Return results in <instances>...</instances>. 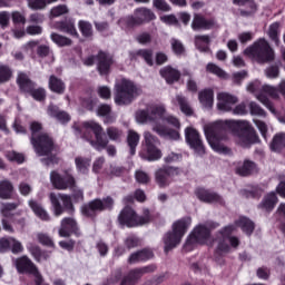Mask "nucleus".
Returning a JSON list of instances; mask_svg holds the SVG:
<instances>
[{
    "label": "nucleus",
    "instance_id": "obj_1",
    "mask_svg": "<svg viewBox=\"0 0 285 285\" xmlns=\"http://www.w3.org/2000/svg\"><path fill=\"white\" fill-rule=\"evenodd\" d=\"M232 126H237L240 129L236 135V144L242 146V148H250L253 144H259V136H257V131H255V128L248 121L226 120L209 122L204 126V132L210 148L215 153H219L220 155H228L230 153V149L224 146L222 141L226 139V131Z\"/></svg>",
    "mask_w": 285,
    "mask_h": 285
},
{
    "label": "nucleus",
    "instance_id": "obj_2",
    "mask_svg": "<svg viewBox=\"0 0 285 285\" xmlns=\"http://www.w3.org/2000/svg\"><path fill=\"white\" fill-rule=\"evenodd\" d=\"M245 57H248L255 63H273L275 61V49L266 38H259L244 50Z\"/></svg>",
    "mask_w": 285,
    "mask_h": 285
},
{
    "label": "nucleus",
    "instance_id": "obj_3",
    "mask_svg": "<svg viewBox=\"0 0 285 285\" xmlns=\"http://www.w3.org/2000/svg\"><path fill=\"white\" fill-rule=\"evenodd\" d=\"M41 128L42 126L40 122H31V144L38 157H48L49 155H52V153H56L57 147L48 134H39L41 132Z\"/></svg>",
    "mask_w": 285,
    "mask_h": 285
},
{
    "label": "nucleus",
    "instance_id": "obj_4",
    "mask_svg": "<svg viewBox=\"0 0 285 285\" xmlns=\"http://www.w3.org/2000/svg\"><path fill=\"white\" fill-rule=\"evenodd\" d=\"M73 130L76 135H81V132H88L89 130H92L96 140H90L86 134L82 135V138L89 141L90 146H92V148L99 153L101 150H106L108 147V138L104 137V128L96 121H86L82 124L81 128L73 126Z\"/></svg>",
    "mask_w": 285,
    "mask_h": 285
},
{
    "label": "nucleus",
    "instance_id": "obj_5",
    "mask_svg": "<svg viewBox=\"0 0 285 285\" xmlns=\"http://www.w3.org/2000/svg\"><path fill=\"white\" fill-rule=\"evenodd\" d=\"M190 224H193L190 217L178 219L173 224L171 232H168L164 236L165 253L173 250V248H176V246L181 244V239L186 235L188 228H190Z\"/></svg>",
    "mask_w": 285,
    "mask_h": 285
},
{
    "label": "nucleus",
    "instance_id": "obj_6",
    "mask_svg": "<svg viewBox=\"0 0 285 285\" xmlns=\"http://www.w3.org/2000/svg\"><path fill=\"white\" fill-rule=\"evenodd\" d=\"M141 95V88L135 82L122 79L115 86V104L117 106H130V102L136 100Z\"/></svg>",
    "mask_w": 285,
    "mask_h": 285
},
{
    "label": "nucleus",
    "instance_id": "obj_7",
    "mask_svg": "<svg viewBox=\"0 0 285 285\" xmlns=\"http://www.w3.org/2000/svg\"><path fill=\"white\" fill-rule=\"evenodd\" d=\"M118 222L121 226H127V228L144 226V224H148V222H150V210L144 209L142 216H139L132 210V208L127 206L120 212Z\"/></svg>",
    "mask_w": 285,
    "mask_h": 285
},
{
    "label": "nucleus",
    "instance_id": "obj_8",
    "mask_svg": "<svg viewBox=\"0 0 285 285\" xmlns=\"http://www.w3.org/2000/svg\"><path fill=\"white\" fill-rule=\"evenodd\" d=\"M234 230L235 226L229 225L218 233L216 238L218 244L216 248V255H226L230 253L232 248H237V246H239V238L230 236L233 235Z\"/></svg>",
    "mask_w": 285,
    "mask_h": 285
},
{
    "label": "nucleus",
    "instance_id": "obj_9",
    "mask_svg": "<svg viewBox=\"0 0 285 285\" xmlns=\"http://www.w3.org/2000/svg\"><path fill=\"white\" fill-rule=\"evenodd\" d=\"M49 199L51 203V208L55 217H61L65 210L72 215L75 213V205L72 204V196L68 194H49Z\"/></svg>",
    "mask_w": 285,
    "mask_h": 285
},
{
    "label": "nucleus",
    "instance_id": "obj_10",
    "mask_svg": "<svg viewBox=\"0 0 285 285\" xmlns=\"http://www.w3.org/2000/svg\"><path fill=\"white\" fill-rule=\"evenodd\" d=\"M166 115V106L151 105L146 109L136 111L137 124H155L157 119H164Z\"/></svg>",
    "mask_w": 285,
    "mask_h": 285
},
{
    "label": "nucleus",
    "instance_id": "obj_11",
    "mask_svg": "<svg viewBox=\"0 0 285 285\" xmlns=\"http://www.w3.org/2000/svg\"><path fill=\"white\" fill-rule=\"evenodd\" d=\"M207 244V246H213V239H210V229L204 225H198L188 236L185 249L193 250L194 246Z\"/></svg>",
    "mask_w": 285,
    "mask_h": 285
},
{
    "label": "nucleus",
    "instance_id": "obj_12",
    "mask_svg": "<svg viewBox=\"0 0 285 285\" xmlns=\"http://www.w3.org/2000/svg\"><path fill=\"white\" fill-rule=\"evenodd\" d=\"M115 206V199L107 196L102 200L97 198L81 207V213L85 217H96L97 213H104V210H112Z\"/></svg>",
    "mask_w": 285,
    "mask_h": 285
},
{
    "label": "nucleus",
    "instance_id": "obj_13",
    "mask_svg": "<svg viewBox=\"0 0 285 285\" xmlns=\"http://www.w3.org/2000/svg\"><path fill=\"white\" fill-rule=\"evenodd\" d=\"M50 181L56 190H75L77 188V179L70 174V170H65L62 176L56 170L51 171Z\"/></svg>",
    "mask_w": 285,
    "mask_h": 285
},
{
    "label": "nucleus",
    "instance_id": "obj_14",
    "mask_svg": "<svg viewBox=\"0 0 285 285\" xmlns=\"http://www.w3.org/2000/svg\"><path fill=\"white\" fill-rule=\"evenodd\" d=\"M17 83L22 92H28L36 101H43L46 99V89H35V82L28 78V75L18 73Z\"/></svg>",
    "mask_w": 285,
    "mask_h": 285
},
{
    "label": "nucleus",
    "instance_id": "obj_15",
    "mask_svg": "<svg viewBox=\"0 0 285 285\" xmlns=\"http://www.w3.org/2000/svg\"><path fill=\"white\" fill-rule=\"evenodd\" d=\"M155 18V13L151 12L150 9L138 8L135 10L134 16L121 19L120 23L127 28H135L136 26H141L147 21H153Z\"/></svg>",
    "mask_w": 285,
    "mask_h": 285
},
{
    "label": "nucleus",
    "instance_id": "obj_16",
    "mask_svg": "<svg viewBox=\"0 0 285 285\" xmlns=\"http://www.w3.org/2000/svg\"><path fill=\"white\" fill-rule=\"evenodd\" d=\"M144 141L147 154H140V157H142V159H147V161H157L158 159H161V150L157 148V144H159V138H157L150 131H145Z\"/></svg>",
    "mask_w": 285,
    "mask_h": 285
},
{
    "label": "nucleus",
    "instance_id": "obj_17",
    "mask_svg": "<svg viewBox=\"0 0 285 285\" xmlns=\"http://www.w3.org/2000/svg\"><path fill=\"white\" fill-rule=\"evenodd\" d=\"M185 139L196 155H204L206 153L204 140H202L199 131H197L195 128L188 127L185 129Z\"/></svg>",
    "mask_w": 285,
    "mask_h": 285
},
{
    "label": "nucleus",
    "instance_id": "obj_18",
    "mask_svg": "<svg viewBox=\"0 0 285 285\" xmlns=\"http://www.w3.org/2000/svg\"><path fill=\"white\" fill-rule=\"evenodd\" d=\"M156 271L157 265L155 264L130 271L129 274L122 278L120 285H135L139 279H141V277H144V275L155 273Z\"/></svg>",
    "mask_w": 285,
    "mask_h": 285
},
{
    "label": "nucleus",
    "instance_id": "obj_19",
    "mask_svg": "<svg viewBox=\"0 0 285 285\" xmlns=\"http://www.w3.org/2000/svg\"><path fill=\"white\" fill-rule=\"evenodd\" d=\"M12 263L20 274L28 273L29 275H33V277L39 275V268H37V265L28 256L13 258Z\"/></svg>",
    "mask_w": 285,
    "mask_h": 285
},
{
    "label": "nucleus",
    "instance_id": "obj_20",
    "mask_svg": "<svg viewBox=\"0 0 285 285\" xmlns=\"http://www.w3.org/2000/svg\"><path fill=\"white\" fill-rule=\"evenodd\" d=\"M237 101H239V99L233 94L219 92L217 95V108L222 112H230V110H233V106H235Z\"/></svg>",
    "mask_w": 285,
    "mask_h": 285
},
{
    "label": "nucleus",
    "instance_id": "obj_21",
    "mask_svg": "<svg viewBox=\"0 0 285 285\" xmlns=\"http://www.w3.org/2000/svg\"><path fill=\"white\" fill-rule=\"evenodd\" d=\"M177 175V168L175 167H161L155 173L156 184L160 188H166L170 184V177Z\"/></svg>",
    "mask_w": 285,
    "mask_h": 285
},
{
    "label": "nucleus",
    "instance_id": "obj_22",
    "mask_svg": "<svg viewBox=\"0 0 285 285\" xmlns=\"http://www.w3.org/2000/svg\"><path fill=\"white\" fill-rule=\"evenodd\" d=\"M217 26V22H215V19H208L199 13L194 14L193 21H191V29L195 32H199V30H213Z\"/></svg>",
    "mask_w": 285,
    "mask_h": 285
},
{
    "label": "nucleus",
    "instance_id": "obj_23",
    "mask_svg": "<svg viewBox=\"0 0 285 285\" xmlns=\"http://www.w3.org/2000/svg\"><path fill=\"white\" fill-rule=\"evenodd\" d=\"M55 30H59L60 32H65L75 39H79V31H77V27L75 26V20L66 19L60 20L53 23Z\"/></svg>",
    "mask_w": 285,
    "mask_h": 285
},
{
    "label": "nucleus",
    "instance_id": "obj_24",
    "mask_svg": "<svg viewBox=\"0 0 285 285\" xmlns=\"http://www.w3.org/2000/svg\"><path fill=\"white\" fill-rule=\"evenodd\" d=\"M96 63L97 70L100 75H108V72H110V66H112L115 61L112 60V56L104 51H100L96 56Z\"/></svg>",
    "mask_w": 285,
    "mask_h": 285
},
{
    "label": "nucleus",
    "instance_id": "obj_25",
    "mask_svg": "<svg viewBox=\"0 0 285 285\" xmlns=\"http://www.w3.org/2000/svg\"><path fill=\"white\" fill-rule=\"evenodd\" d=\"M173 106H178L179 110L183 112V115H186V117H193L195 111L193 110V107L190 106V102L188 101V98L186 96L178 94L171 99Z\"/></svg>",
    "mask_w": 285,
    "mask_h": 285
},
{
    "label": "nucleus",
    "instance_id": "obj_26",
    "mask_svg": "<svg viewBox=\"0 0 285 285\" xmlns=\"http://www.w3.org/2000/svg\"><path fill=\"white\" fill-rule=\"evenodd\" d=\"M195 195L200 202H205L206 204H222L223 202L220 195L202 187L195 190Z\"/></svg>",
    "mask_w": 285,
    "mask_h": 285
},
{
    "label": "nucleus",
    "instance_id": "obj_27",
    "mask_svg": "<svg viewBox=\"0 0 285 285\" xmlns=\"http://www.w3.org/2000/svg\"><path fill=\"white\" fill-rule=\"evenodd\" d=\"M77 220L72 217H67L61 220L58 234L60 237H70V235L77 233Z\"/></svg>",
    "mask_w": 285,
    "mask_h": 285
},
{
    "label": "nucleus",
    "instance_id": "obj_28",
    "mask_svg": "<svg viewBox=\"0 0 285 285\" xmlns=\"http://www.w3.org/2000/svg\"><path fill=\"white\" fill-rule=\"evenodd\" d=\"M234 6H239V8H244L240 10L242 17H252L257 12V3L255 0H233Z\"/></svg>",
    "mask_w": 285,
    "mask_h": 285
},
{
    "label": "nucleus",
    "instance_id": "obj_29",
    "mask_svg": "<svg viewBox=\"0 0 285 285\" xmlns=\"http://www.w3.org/2000/svg\"><path fill=\"white\" fill-rule=\"evenodd\" d=\"M47 114L49 117H53V119H57L60 124H68L70 121V114L59 109V107L55 105H49L47 109Z\"/></svg>",
    "mask_w": 285,
    "mask_h": 285
},
{
    "label": "nucleus",
    "instance_id": "obj_30",
    "mask_svg": "<svg viewBox=\"0 0 285 285\" xmlns=\"http://www.w3.org/2000/svg\"><path fill=\"white\" fill-rule=\"evenodd\" d=\"M29 208L35 213L36 217L42 222H50V214L43 208V206L37 200H29Z\"/></svg>",
    "mask_w": 285,
    "mask_h": 285
},
{
    "label": "nucleus",
    "instance_id": "obj_31",
    "mask_svg": "<svg viewBox=\"0 0 285 285\" xmlns=\"http://www.w3.org/2000/svg\"><path fill=\"white\" fill-rule=\"evenodd\" d=\"M151 130L159 135V137H168L169 139H178L179 131L170 130L161 124H154Z\"/></svg>",
    "mask_w": 285,
    "mask_h": 285
},
{
    "label": "nucleus",
    "instance_id": "obj_32",
    "mask_svg": "<svg viewBox=\"0 0 285 285\" xmlns=\"http://www.w3.org/2000/svg\"><path fill=\"white\" fill-rule=\"evenodd\" d=\"M160 76L164 77V79H165V81H167V83H175V81L180 79L181 72H179V70H177L170 66H167V67L160 69Z\"/></svg>",
    "mask_w": 285,
    "mask_h": 285
},
{
    "label": "nucleus",
    "instance_id": "obj_33",
    "mask_svg": "<svg viewBox=\"0 0 285 285\" xmlns=\"http://www.w3.org/2000/svg\"><path fill=\"white\" fill-rule=\"evenodd\" d=\"M49 89L51 92H56V95H63L66 92V82L61 78L52 75L49 77Z\"/></svg>",
    "mask_w": 285,
    "mask_h": 285
},
{
    "label": "nucleus",
    "instance_id": "obj_34",
    "mask_svg": "<svg viewBox=\"0 0 285 285\" xmlns=\"http://www.w3.org/2000/svg\"><path fill=\"white\" fill-rule=\"evenodd\" d=\"M256 99H258L261 104H263V106H265V108H267V110L272 112V115H275V117H277L279 124L285 125V118L277 115V110H275V106H273V102L271 101V99H268V97H266L264 94H256Z\"/></svg>",
    "mask_w": 285,
    "mask_h": 285
},
{
    "label": "nucleus",
    "instance_id": "obj_35",
    "mask_svg": "<svg viewBox=\"0 0 285 285\" xmlns=\"http://www.w3.org/2000/svg\"><path fill=\"white\" fill-rule=\"evenodd\" d=\"M198 99L204 108H210L215 104V94L213 89H205L199 91Z\"/></svg>",
    "mask_w": 285,
    "mask_h": 285
},
{
    "label": "nucleus",
    "instance_id": "obj_36",
    "mask_svg": "<svg viewBox=\"0 0 285 285\" xmlns=\"http://www.w3.org/2000/svg\"><path fill=\"white\" fill-rule=\"evenodd\" d=\"M277 202V195L275 193H269L263 198L262 203L258 205V208H262V210H266L267 213H269V210H273V208H275Z\"/></svg>",
    "mask_w": 285,
    "mask_h": 285
},
{
    "label": "nucleus",
    "instance_id": "obj_37",
    "mask_svg": "<svg viewBox=\"0 0 285 285\" xmlns=\"http://www.w3.org/2000/svg\"><path fill=\"white\" fill-rule=\"evenodd\" d=\"M194 41L197 50H199L200 52H208V50H210V48L208 47L210 46V36L198 35L195 36Z\"/></svg>",
    "mask_w": 285,
    "mask_h": 285
},
{
    "label": "nucleus",
    "instance_id": "obj_38",
    "mask_svg": "<svg viewBox=\"0 0 285 285\" xmlns=\"http://www.w3.org/2000/svg\"><path fill=\"white\" fill-rule=\"evenodd\" d=\"M138 57H141V59L146 61L147 66H155V61L153 60L151 49H139L130 53L131 59H137Z\"/></svg>",
    "mask_w": 285,
    "mask_h": 285
},
{
    "label": "nucleus",
    "instance_id": "obj_39",
    "mask_svg": "<svg viewBox=\"0 0 285 285\" xmlns=\"http://www.w3.org/2000/svg\"><path fill=\"white\" fill-rule=\"evenodd\" d=\"M281 28H282V23L274 22L269 26L267 30V37L271 39V41L275 42V46H279L281 43L279 41V35L282 32Z\"/></svg>",
    "mask_w": 285,
    "mask_h": 285
},
{
    "label": "nucleus",
    "instance_id": "obj_40",
    "mask_svg": "<svg viewBox=\"0 0 285 285\" xmlns=\"http://www.w3.org/2000/svg\"><path fill=\"white\" fill-rule=\"evenodd\" d=\"M235 224L238 228H242L243 233H246V235H253V230H255V223L249 218L240 217Z\"/></svg>",
    "mask_w": 285,
    "mask_h": 285
},
{
    "label": "nucleus",
    "instance_id": "obj_41",
    "mask_svg": "<svg viewBox=\"0 0 285 285\" xmlns=\"http://www.w3.org/2000/svg\"><path fill=\"white\" fill-rule=\"evenodd\" d=\"M140 136L135 130H129L127 135V144L130 148V155H135L137 153V146H139Z\"/></svg>",
    "mask_w": 285,
    "mask_h": 285
},
{
    "label": "nucleus",
    "instance_id": "obj_42",
    "mask_svg": "<svg viewBox=\"0 0 285 285\" xmlns=\"http://www.w3.org/2000/svg\"><path fill=\"white\" fill-rule=\"evenodd\" d=\"M283 148H285V132H279L274 136L271 149L274 153H282Z\"/></svg>",
    "mask_w": 285,
    "mask_h": 285
},
{
    "label": "nucleus",
    "instance_id": "obj_43",
    "mask_svg": "<svg viewBox=\"0 0 285 285\" xmlns=\"http://www.w3.org/2000/svg\"><path fill=\"white\" fill-rule=\"evenodd\" d=\"M21 205V200L16 203H2L0 205V215L2 217H12V212L17 210V207Z\"/></svg>",
    "mask_w": 285,
    "mask_h": 285
},
{
    "label": "nucleus",
    "instance_id": "obj_44",
    "mask_svg": "<svg viewBox=\"0 0 285 285\" xmlns=\"http://www.w3.org/2000/svg\"><path fill=\"white\" fill-rule=\"evenodd\" d=\"M12 190H14V187L10 180L0 181V199H10Z\"/></svg>",
    "mask_w": 285,
    "mask_h": 285
},
{
    "label": "nucleus",
    "instance_id": "obj_45",
    "mask_svg": "<svg viewBox=\"0 0 285 285\" xmlns=\"http://www.w3.org/2000/svg\"><path fill=\"white\" fill-rule=\"evenodd\" d=\"M58 0H27L30 10H46L50 3H57Z\"/></svg>",
    "mask_w": 285,
    "mask_h": 285
},
{
    "label": "nucleus",
    "instance_id": "obj_46",
    "mask_svg": "<svg viewBox=\"0 0 285 285\" xmlns=\"http://www.w3.org/2000/svg\"><path fill=\"white\" fill-rule=\"evenodd\" d=\"M75 164L78 173L82 175H88V169L90 168V159L78 156L75 158Z\"/></svg>",
    "mask_w": 285,
    "mask_h": 285
},
{
    "label": "nucleus",
    "instance_id": "obj_47",
    "mask_svg": "<svg viewBox=\"0 0 285 285\" xmlns=\"http://www.w3.org/2000/svg\"><path fill=\"white\" fill-rule=\"evenodd\" d=\"M236 173L242 175V177H247V175H252L255 173V163L250 160H245L242 166L236 168Z\"/></svg>",
    "mask_w": 285,
    "mask_h": 285
},
{
    "label": "nucleus",
    "instance_id": "obj_48",
    "mask_svg": "<svg viewBox=\"0 0 285 285\" xmlns=\"http://www.w3.org/2000/svg\"><path fill=\"white\" fill-rule=\"evenodd\" d=\"M50 39H51V41H53V43L59 46V48H65L66 46H71L72 45V39H70L66 36H61V35L56 33V32H52L50 35Z\"/></svg>",
    "mask_w": 285,
    "mask_h": 285
},
{
    "label": "nucleus",
    "instance_id": "obj_49",
    "mask_svg": "<svg viewBox=\"0 0 285 285\" xmlns=\"http://www.w3.org/2000/svg\"><path fill=\"white\" fill-rule=\"evenodd\" d=\"M29 252L37 262H46V259H50V253L42 252L37 245L29 247Z\"/></svg>",
    "mask_w": 285,
    "mask_h": 285
},
{
    "label": "nucleus",
    "instance_id": "obj_50",
    "mask_svg": "<svg viewBox=\"0 0 285 285\" xmlns=\"http://www.w3.org/2000/svg\"><path fill=\"white\" fill-rule=\"evenodd\" d=\"M106 132L110 141H121L124 137V131L117 127H108Z\"/></svg>",
    "mask_w": 285,
    "mask_h": 285
},
{
    "label": "nucleus",
    "instance_id": "obj_51",
    "mask_svg": "<svg viewBox=\"0 0 285 285\" xmlns=\"http://www.w3.org/2000/svg\"><path fill=\"white\" fill-rule=\"evenodd\" d=\"M12 79V69L8 65H0V83H8Z\"/></svg>",
    "mask_w": 285,
    "mask_h": 285
},
{
    "label": "nucleus",
    "instance_id": "obj_52",
    "mask_svg": "<svg viewBox=\"0 0 285 285\" xmlns=\"http://www.w3.org/2000/svg\"><path fill=\"white\" fill-rule=\"evenodd\" d=\"M206 70L212 75H216V77H219L220 79H226V71L213 62L207 65Z\"/></svg>",
    "mask_w": 285,
    "mask_h": 285
},
{
    "label": "nucleus",
    "instance_id": "obj_53",
    "mask_svg": "<svg viewBox=\"0 0 285 285\" xmlns=\"http://www.w3.org/2000/svg\"><path fill=\"white\" fill-rule=\"evenodd\" d=\"M78 27L82 37H90L92 35V24L90 22L80 20Z\"/></svg>",
    "mask_w": 285,
    "mask_h": 285
},
{
    "label": "nucleus",
    "instance_id": "obj_54",
    "mask_svg": "<svg viewBox=\"0 0 285 285\" xmlns=\"http://www.w3.org/2000/svg\"><path fill=\"white\" fill-rule=\"evenodd\" d=\"M249 112L256 117H266V111L255 101L249 102Z\"/></svg>",
    "mask_w": 285,
    "mask_h": 285
},
{
    "label": "nucleus",
    "instance_id": "obj_55",
    "mask_svg": "<svg viewBox=\"0 0 285 285\" xmlns=\"http://www.w3.org/2000/svg\"><path fill=\"white\" fill-rule=\"evenodd\" d=\"M262 92H265L266 95H269V97H272V99H279V89L278 87H273L269 85H264L262 87Z\"/></svg>",
    "mask_w": 285,
    "mask_h": 285
},
{
    "label": "nucleus",
    "instance_id": "obj_56",
    "mask_svg": "<svg viewBox=\"0 0 285 285\" xmlns=\"http://www.w3.org/2000/svg\"><path fill=\"white\" fill-rule=\"evenodd\" d=\"M10 250L13 255H19L23 253V244L14 237H11V247Z\"/></svg>",
    "mask_w": 285,
    "mask_h": 285
},
{
    "label": "nucleus",
    "instance_id": "obj_57",
    "mask_svg": "<svg viewBox=\"0 0 285 285\" xmlns=\"http://www.w3.org/2000/svg\"><path fill=\"white\" fill-rule=\"evenodd\" d=\"M265 76L267 79H277L279 77V67L278 66H269L265 69Z\"/></svg>",
    "mask_w": 285,
    "mask_h": 285
},
{
    "label": "nucleus",
    "instance_id": "obj_58",
    "mask_svg": "<svg viewBox=\"0 0 285 285\" xmlns=\"http://www.w3.org/2000/svg\"><path fill=\"white\" fill-rule=\"evenodd\" d=\"M37 237H38V242L42 244V246H49V248H55V242L47 234L40 233L37 235Z\"/></svg>",
    "mask_w": 285,
    "mask_h": 285
},
{
    "label": "nucleus",
    "instance_id": "obj_59",
    "mask_svg": "<svg viewBox=\"0 0 285 285\" xmlns=\"http://www.w3.org/2000/svg\"><path fill=\"white\" fill-rule=\"evenodd\" d=\"M51 17H61L63 14H68V7L65 4H59L53 7L50 11Z\"/></svg>",
    "mask_w": 285,
    "mask_h": 285
},
{
    "label": "nucleus",
    "instance_id": "obj_60",
    "mask_svg": "<svg viewBox=\"0 0 285 285\" xmlns=\"http://www.w3.org/2000/svg\"><path fill=\"white\" fill-rule=\"evenodd\" d=\"M27 35H30L31 37H37L39 35L43 33V27L39 24H31L28 26L26 29Z\"/></svg>",
    "mask_w": 285,
    "mask_h": 285
},
{
    "label": "nucleus",
    "instance_id": "obj_61",
    "mask_svg": "<svg viewBox=\"0 0 285 285\" xmlns=\"http://www.w3.org/2000/svg\"><path fill=\"white\" fill-rule=\"evenodd\" d=\"M135 178L138 184H149L150 176L144 170H136Z\"/></svg>",
    "mask_w": 285,
    "mask_h": 285
},
{
    "label": "nucleus",
    "instance_id": "obj_62",
    "mask_svg": "<svg viewBox=\"0 0 285 285\" xmlns=\"http://www.w3.org/2000/svg\"><path fill=\"white\" fill-rule=\"evenodd\" d=\"M6 157L9 161H17V164H23L24 157L22 154H19L17 151H8L6 154Z\"/></svg>",
    "mask_w": 285,
    "mask_h": 285
},
{
    "label": "nucleus",
    "instance_id": "obj_63",
    "mask_svg": "<svg viewBox=\"0 0 285 285\" xmlns=\"http://www.w3.org/2000/svg\"><path fill=\"white\" fill-rule=\"evenodd\" d=\"M171 50L175 52V55H184V43L177 39H171L170 41Z\"/></svg>",
    "mask_w": 285,
    "mask_h": 285
},
{
    "label": "nucleus",
    "instance_id": "obj_64",
    "mask_svg": "<svg viewBox=\"0 0 285 285\" xmlns=\"http://www.w3.org/2000/svg\"><path fill=\"white\" fill-rule=\"evenodd\" d=\"M278 179H279V184L278 186L276 187V191L277 194L281 196V197H284L285 199V174H281L278 176Z\"/></svg>",
    "mask_w": 285,
    "mask_h": 285
}]
</instances>
